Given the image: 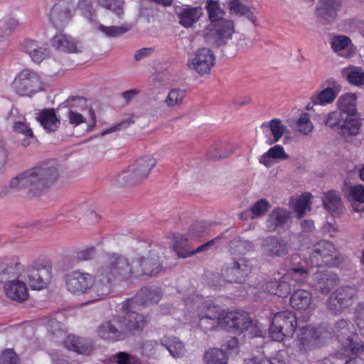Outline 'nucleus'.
I'll use <instances>...</instances> for the list:
<instances>
[{"label": "nucleus", "mask_w": 364, "mask_h": 364, "mask_svg": "<svg viewBox=\"0 0 364 364\" xmlns=\"http://www.w3.org/2000/svg\"><path fill=\"white\" fill-rule=\"evenodd\" d=\"M134 274L135 271L127 257L115 252L103 254L95 274L93 301H100L109 294L113 282H125Z\"/></svg>", "instance_id": "1"}, {"label": "nucleus", "mask_w": 364, "mask_h": 364, "mask_svg": "<svg viewBox=\"0 0 364 364\" xmlns=\"http://www.w3.org/2000/svg\"><path fill=\"white\" fill-rule=\"evenodd\" d=\"M59 171L53 162L33 167L13 178L9 183L12 190L27 189L29 197L41 196L59 178Z\"/></svg>", "instance_id": "2"}, {"label": "nucleus", "mask_w": 364, "mask_h": 364, "mask_svg": "<svg viewBox=\"0 0 364 364\" xmlns=\"http://www.w3.org/2000/svg\"><path fill=\"white\" fill-rule=\"evenodd\" d=\"M139 252H148L149 255L142 256L137 259L140 269H136L135 274L146 276H155L162 270L161 258L164 255L166 247L156 243L140 241L137 245Z\"/></svg>", "instance_id": "3"}, {"label": "nucleus", "mask_w": 364, "mask_h": 364, "mask_svg": "<svg viewBox=\"0 0 364 364\" xmlns=\"http://www.w3.org/2000/svg\"><path fill=\"white\" fill-rule=\"evenodd\" d=\"M53 278V264L45 258H37L25 267L22 274L24 279L32 289L46 288Z\"/></svg>", "instance_id": "4"}, {"label": "nucleus", "mask_w": 364, "mask_h": 364, "mask_svg": "<svg viewBox=\"0 0 364 364\" xmlns=\"http://www.w3.org/2000/svg\"><path fill=\"white\" fill-rule=\"evenodd\" d=\"M156 164V159L154 157L144 156L118 175L117 181L121 186H124L139 184L149 177Z\"/></svg>", "instance_id": "5"}, {"label": "nucleus", "mask_w": 364, "mask_h": 364, "mask_svg": "<svg viewBox=\"0 0 364 364\" xmlns=\"http://www.w3.org/2000/svg\"><path fill=\"white\" fill-rule=\"evenodd\" d=\"M346 259L343 255L329 241L321 240L317 242L309 255V260L314 267H336L343 264Z\"/></svg>", "instance_id": "6"}, {"label": "nucleus", "mask_w": 364, "mask_h": 364, "mask_svg": "<svg viewBox=\"0 0 364 364\" xmlns=\"http://www.w3.org/2000/svg\"><path fill=\"white\" fill-rule=\"evenodd\" d=\"M11 86L15 93L21 97H31L43 89L40 75L26 68L17 73Z\"/></svg>", "instance_id": "7"}, {"label": "nucleus", "mask_w": 364, "mask_h": 364, "mask_svg": "<svg viewBox=\"0 0 364 364\" xmlns=\"http://www.w3.org/2000/svg\"><path fill=\"white\" fill-rule=\"evenodd\" d=\"M65 287L68 291L75 295H81L90 293V299L87 303H92L94 299L92 292L95 285V276L80 269L73 270L64 276Z\"/></svg>", "instance_id": "8"}, {"label": "nucleus", "mask_w": 364, "mask_h": 364, "mask_svg": "<svg viewBox=\"0 0 364 364\" xmlns=\"http://www.w3.org/2000/svg\"><path fill=\"white\" fill-rule=\"evenodd\" d=\"M308 272L304 268H291L279 280L269 281L265 290L280 297H287L291 292L296 282L306 279Z\"/></svg>", "instance_id": "9"}, {"label": "nucleus", "mask_w": 364, "mask_h": 364, "mask_svg": "<svg viewBox=\"0 0 364 364\" xmlns=\"http://www.w3.org/2000/svg\"><path fill=\"white\" fill-rule=\"evenodd\" d=\"M123 316H118L127 338L140 333L146 326L145 317L135 311V301L127 299L122 304Z\"/></svg>", "instance_id": "10"}, {"label": "nucleus", "mask_w": 364, "mask_h": 364, "mask_svg": "<svg viewBox=\"0 0 364 364\" xmlns=\"http://www.w3.org/2000/svg\"><path fill=\"white\" fill-rule=\"evenodd\" d=\"M297 326L295 314L291 311H283L274 314L272 326L269 328L271 338L277 341H281L284 337L294 335Z\"/></svg>", "instance_id": "11"}, {"label": "nucleus", "mask_w": 364, "mask_h": 364, "mask_svg": "<svg viewBox=\"0 0 364 364\" xmlns=\"http://www.w3.org/2000/svg\"><path fill=\"white\" fill-rule=\"evenodd\" d=\"M333 333L342 345L344 353L357 354L363 352L364 346L358 341V337L353 331V326L346 319L336 321L333 327Z\"/></svg>", "instance_id": "12"}, {"label": "nucleus", "mask_w": 364, "mask_h": 364, "mask_svg": "<svg viewBox=\"0 0 364 364\" xmlns=\"http://www.w3.org/2000/svg\"><path fill=\"white\" fill-rule=\"evenodd\" d=\"M252 265L245 257L232 258L221 270L223 282L242 283L251 273Z\"/></svg>", "instance_id": "13"}, {"label": "nucleus", "mask_w": 364, "mask_h": 364, "mask_svg": "<svg viewBox=\"0 0 364 364\" xmlns=\"http://www.w3.org/2000/svg\"><path fill=\"white\" fill-rule=\"evenodd\" d=\"M298 333V345L301 350H309L320 347L329 337L330 333L322 326H307L300 328Z\"/></svg>", "instance_id": "14"}, {"label": "nucleus", "mask_w": 364, "mask_h": 364, "mask_svg": "<svg viewBox=\"0 0 364 364\" xmlns=\"http://www.w3.org/2000/svg\"><path fill=\"white\" fill-rule=\"evenodd\" d=\"M340 284L338 275L331 271H317L312 275L311 286L314 290L323 295H328Z\"/></svg>", "instance_id": "15"}, {"label": "nucleus", "mask_w": 364, "mask_h": 364, "mask_svg": "<svg viewBox=\"0 0 364 364\" xmlns=\"http://www.w3.org/2000/svg\"><path fill=\"white\" fill-rule=\"evenodd\" d=\"M216 240L217 237L193 249L185 235L178 234L173 236V250L178 258L185 259L196 254L208 251L215 244Z\"/></svg>", "instance_id": "16"}, {"label": "nucleus", "mask_w": 364, "mask_h": 364, "mask_svg": "<svg viewBox=\"0 0 364 364\" xmlns=\"http://www.w3.org/2000/svg\"><path fill=\"white\" fill-rule=\"evenodd\" d=\"M75 7L68 0H60L50 9L49 19L55 28L65 26L73 16Z\"/></svg>", "instance_id": "17"}, {"label": "nucleus", "mask_w": 364, "mask_h": 364, "mask_svg": "<svg viewBox=\"0 0 364 364\" xmlns=\"http://www.w3.org/2000/svg\"><path fill=\"white\" fill-rule=\"evenodd\" d=\"M355 294V289L350 287L338 289L328 299V309L335 314L341 313L353 304Z\"/></svg>", "instance_id": "18"}, {"label": "nucleus", "mask_w": 364, "mask_h": 364, "mask_svg": "<svg viewBox=\"0 0 364 364\" xmlns=\"http://www.w3.org/2000/svg\"><path fill=\"white\" fill-rule=\"evenodd\" d=\"M215 64V57L208 48H203L197 50L191 60L189 66L200 75L209 74Z\"/></svg>", "instance_id": "19"}, {"label": "nucleus", "mask_w": 364, "mask_h": 364, "mask_svg": "<svg viewBox=\"0 0 364 364\" xmlns=\"http://www.w3.org/2000/svg\"><path fill=\"white\" fill-rule=\"evenodd\" d=\"M97 333L102 339L111 342L121 341L127 338L119 317L103 322L97 328Z\"/></svg>", "instance_id": "20"}, {"label": "nucleus", "mask_w": 364, "mask_h": 364, "mask_svg": "<svg viewBox=\"0 0 364 364\" xmlns=\"http://www.w3.org/2000/svg\"><path fill=\"white\" fill-rule=\"evenodd\" d=\"M342 7V0H320L315 13L318 21L323 24L333 22L338 12Z\"/></svg>", "instance_id": "21"}, {"label": "nucleus", "mask_w": 364, "mask_h": 364, "mask_svg": "<svg viewBox=\"0 0 364 364\" xmlns=\"http://www.w3.org/2000/svg\"><path fill=\"white\" fill-rule=\"evenodd\" d=\"M21 49L36 63H40L50 56V49L46 45L31 38L23 41L21 43Z\"/></svg>", "instance_id": "22"}, {"label": "nucleus", "mask_w": 364, "mask_h": 364, "mask_svg": "<svg viewBox=\"0 0 364 364\" xmlns=\"http://www.w3.org/2000/svg\"><path fill=\"white\" fill-rule=\"evenodd\" d=\"M25 266L18 260L7 262L0 260V282L6 283L15 279H22Z\"/></svg>", "instance_id": "23"}, {"label": "nucleus", "mask_w": 364, "mask_h": 364, "mask_svg": "<svg viewBox=\"0 0 364 364\" xmlns=\"http://www.w3.org/2000/svg\"><path fill=\"white\" fill-rule=\"evenodd\" d=\"M26 283L24 279H15L11 280L4 284V292L10 299L19 303L23 302L28 299L29 296Z\"/></svg>", "instance_id": "24"}, {"label": "nucleus", "mask_w": 364, "mask_h": 364, "mask_svg": "<svg viewBox=\"0 0 364 364\" xmlns=\"http://www.w3.org/2000/svg\"><path fill=\"white\" fill-rule=\"evenodd\" d=\"M203 14V9L200 6H185L176 11L179 24L186 28H191L198 22Z\"/></svg>", "instance_id": "25"}, {"label": "nucleus", "mask_w": 364, "mask_h": 364, "mask_svg": "<svg viewBox=\"0 0 364 364\" xmlns=\"http://www.w3.org/2000/svg\"><path fill=\"white\" fill-rule=\"evenodd\" d=\"M214 39L218 46L227 43L235 33V25L232 20L221 19L215 26Z\"/></svg>", "instance_id": "26"}, {"label": "nucleus", "mask_w": 364, "mask_h": 364, "mask_svg": "<svg viewBox=\"0 0 364 364\" xmlns=\"http://www.w3.org/2000/svg\"><path fill=\"white\" fill-rule=\"evenodd\" d=\"M161 295V290L158 287H144L138 291L133 299L135 303L142 305L155 304L160 301Z\"/></svg>", "instance_id": "27"}, {"label": "nucleus", "mask_w": 364, "mask_h": 364, "mask_svg": "<svg viewBox=\"0 0 364 364\" xmlns=\"http://www.w3.org/2000/svg\"><path fill=\"white\" fill-rule=\"evenodd\" d=\"M52 46L58 50L65 53L78 52L77 41L70 36L58 33L51 39Z\"/></svg>", "instance_id": "28"}, {"label": "nucleus", "mask_w": 364, "mask_h": 364, "mask_svg": "<svg viewBox=\"0 0 364 364\" xmlns=\"http://www.w3.org/2000/svg\"><path fill=\"white\" fill-rule=\"evenodd\" d=\"M65 345L68 349L80 354H89L93 349L92 341L75 336H68Z\"/></svg>", "instance_id": "29"}, {"label": "nucleus", "mask_w": 364, "mask_h": 364, "mask_svg": "<svg viewBox=\"0 0 364 364\" xmlns=\"http://www.w3.org/2000/svg\"><path fill=\"white\" fill-rule=\"evenodd\" d=\"M291 306L299 311L306 310L312 303V294L306 289H298L290 297Z\"/></svg>", "instance_id": "30"}, {"label": "nucleus", "mask_w": 364, "mask_h": 364, "mask_svg": "<svg viewBox=\"0 0 364 364\" xmlns=\"http://www.w3.org/2000/svg\"><path fill=\"white\" fill-rule=\"evenodd\" d=\"M262 247L264 253L271 257H281L287 253V244L274 237H269L264 239Z\"/></svg>", "instance_id": "31"}, {"label": "nucleus", "mask_w": 364, "mask_h": 364, "mask_svg": "<svg viewBox=\"0 0 364 364\" xmlns=\"http://www.w3.org/2000/svg\"><path fill=\"white\" fill-rule=\"evenodd\" d=\"M233 151L227 142L218 141L213 144L206 152V158L211 161H218L230 156Z\"/></svg>", "instance_id": "32"}, {"label": "nucleus", "mask_w": 364, "mask_h": 364, "mask_svg": "<svg viewBox=\"0 0 364 364\" xmlns=\"http://www.w3.org/2000/svg\"><path fill=\"white\" fill-rule=\"evenodd\" d=\"M225 324L240 331L246 330L250 324V318L247 314L241 312H228Z\"/></svg>", "instance_id": "33"}, {"label": "nucleus", "mask_w": 364, "mask_h": 364, "mask_svg": "<svg viewBox=\"0 0 364 364\" xmlns=\"http://www.w3.org/2000/svg\"><path fill=\"white\" fill-rule=\"evenodd\" d=\"M338 107L342 113L353 116L357 112V96L354 93L342 95L338 100Z\"/></svg>", "instance_id": "34"}, {"label": "nucleus", "mask_w": 364, "mask_h": 364, "mask_svg": "<svg viewBox=\"0 0 364 364\" xmlns=\"http://www.w3.org/2000/svg\"><path fill=\"white\" fill-rule=\"evenodd\" d=\"M348 198L354 211L364 212V186L358 184L350 186Z\"/></svg>", "instance_id": "35"}, {"label": "nucleus", "mask_w": 364, "mask_h": 364, "mask_svg": "<svg viewBox=\"0 0 364 364\" xmlns=\"http://www.w3.org/2000/svg\"><path fill=\"white\" fill-rule=\"evenodd\" d=\"M41 126L48 132H55L58 127L60 119L57 117L53 109H44L38 117Z\"/></svg>", "instance_id": "36"}, {"label": "nucleus", "mask_w": 364, "mask_h": 364, "mask_svg": "<svg viewBox=\"0 0 364 364\" xmlns=\"http://www.w3.org/2000/svg\"><path fill=\"white\" fill-rule=\"evenodd\" d=\"M161 346L165 347L176 358L182 357L186 351L184 344L176 337L163 338L161 341Z\"/></svg>", "instance_id": "37"}, {"label": "nucleus", "mask_w": 364, "mask_h": 364, "mask_svg": "<svg viewBox=\"0 0 364 364\" xmlns=\"http://www.w3.org/2000/svg\"><path fill=\"white\" fill-rule=\"evenodd\" d=\"M350 115L344 114L343 123H341L338 133L343 136H354L359 133L361 123L356 119L350 117Z\"/></svg>", "instance_id": "38"}, {"label": "nucleus", "mask_w": 364, "mask_h": 364, "mask_svg": "<svg viewBox=\"0 0 364 364\" xmlns=\"http://www.w3.org/2000/svg\"><path fill=\"white\" fill-rule=\"evenodd\" d=\"M324 208L332 214L338 213L342 208L340 195L335 191H328L323 198Z\"/></svg>", "instance_id": "39"}, {"label": "nucleus", "mask_w": 364, "mask_h": 364, "mask_svg": "<svg viewBox=\"0 0 364 364\" xmlns=\"http://www.w3.org/2000/svg\"><path fill=\"white\" fill-rule=\"evenodd\" d=\"M228 6L231 14L240 16H244L253 23L255 22L256 17L253 12L240 0H230Z\"/></svg>", "instance_id": "40"}, {"label": "nucleus", "mask_w": 364, "mask_h": 364, "mask_svg": "<svg viewBox=\"0 0 364 364\" xmlns=\"http://www.w3.org/2000/svg\"><path fill=\"white\" fill-rule=\"evenodd\" d=\"M311 194L309 192L303 193L298 198L295 200L291 206L296 214L298 219H301L305 215L307 209H311Z\"/></svg>", "instance_id": "41"}, {"label": "nucleus", "mask_w": 364, "mask_h": 364, "mask_svg": "<svg viewBox=\"0 0 364 364\" xmlns=\"http://www.w3.org/2000/svg\"><path fill=\"white\" fill-rule=\"evenodd\" d=\"M199 314L215 321H219V323L224 325L225 324L228 313L221 309L218 306L208 305L205 306Z\"/></svg>", "instance_id": "42"}, {"label": "nucleus", "mask_w": 364, "mask_h": 364, "mask_svg": "<svg viewBox=\"0 0 364 364\" xmlns=\"http://www.w3.org/2000/svg\"><path fill=\"white\" fill-rule=\"evenodd\" d=\"M289 156L286 154L281 145H275L270 148L266 153L261 156L259 163L269 167L271 165L269 159H288Z\"/></svg>", "instance_id": "43"}, {"label": "nucleus", "mask_w": 364, "mask_h": 364, "mask_svg": "<svg viewBox=\"0 0 364 364\" xmlns=\"http://www.w3.org/2000/svg\"><path fill=\"white\" fill-rule=\"evenodd\" d=\"M338 90L327 87L321 92L312 95L310 98L313 105H326L331 103L336 99Z\"/></svg>", "instance_id": "44"}, {"label": "nucleus", "mask_w": 364, "mask_h": 364, "mask_svg": "<svg viewBox=\"0 0 364 364\" xmlns=\"http://www.w3.org/2000/svg\"><path fill=\"white\" fill-rule=\"evenodd\" d=\"M13 131L17 134H21L24 138L21 140V145L28 146L34 138V134L29 124L26 122L17 121L13 124Z\"/></svg>", "instance_id": "45"}, {"label": "nucleus", "mask_w": 364, "mask_h": 364, "mask_svg": "<svg viewBox=\"0 0 364 364\" xmlns=\"http://www.w3.org/2000/svg\"><path fill=\"white\" fill-rule=\"evenodd\" d=\"M290 217V212L284 208H274L269 215V222L274 226L279 228L284 225Z\"/></svg>", "instance_id": "46"}, {"label": "nucleus", "mask_w": 364, "mask_h": 364, "mask_svg": "<svg viewBox=\"0 0 364 364\" xmlns=\"http://www.w3.org/2000/svg\"><path fill=\"white\" fill-rule=\"evenodd\" d=\"M205 364H228V357L221 349L212 348L204 354Z\"/></svg>", "instance_id": "47"}, {"label": "nucleus", "mask_w": 364, "mask_h": 364, "mask_svg": "<svg viewBox=\"0 0 364 364\" xmlns=\"http://www.w3.org/2000/svg\"><path fill=\"white\" fill-rule=\"evenodd\" d=\"M96 2L99 6L111 11L119 18H122L124 15V0H96Z\"/></svg>", "instance_id": "48"}, {"label": "nucleus", "mask_w": 364, "mask_h": 364, "mask_svg": "<svg viewBox=\"0 0 364 364\" xmlns=\"http://www.w3.org/2000/svg\"><path fill=\"white\" fill-rule=\"evenodd\" d=\"M98 30L108 38H115L126 33L131 29L129 24H123L122 26H106L102 24L98 26Z\"/></svg>", "instance_id": "49"}, {"label": "nucleus", "mask_w": 364, "mask_h": 364, "mask_svg": "<svg viewBox=\"0 0 364 364\" xmlns=\"http://www.w3.org/2000/svg\"><path fill=\"white\" fill-rule=\"evenodd\" d=\"M208 17L212 22H218L222 18L223 11L217 1L208 0L206 4Z\"/></svg>", "instance_id": "50"}, {"label": "nucleus", "mask_w": 364, "mask_h": 364, "mask_svg": "<svg viewBox=\"0 0 364 364\" xmlns=\"http://www.w3.org/2000/svg\"><path fill=\"white\" fill-rule=\"evenodd\" d=\"M297 129L303 134L307 135L310 134L314 129L312 122L310 120L309 113H301L296 122Z\"/></svg>", "instance_id": "51"}, {"label": "nucleus", "mask_w": 364, "mask_h": 364, "mask_svg": "<svg viewBox=\"0 0 364 364\" xmlns=\"http://www.w3.org/2000/svg\"><path fill=\"white\" fill-rule=\"evenodd\" d=\"M343 117L344 114L340 111L330 112L324 120L325 124L338 132L341 124L343 123Z\"/></svg>", "instance_id": "52"}, {"label": "nucleus", "mask_w": 364, "mask_h": 364, "mask_svg": "<svg viewBox=\"0 0 364 364\" xmlns=\"http://www.w3.org/2000/svg\"><path fill=\"white\" fill-rule=\"evenodd\" d=\"M350 84L355 86L364 85V72L359 68L353 67L346 73Z\"/></svg>", "instance_id": "53"}, {"label": "nucleus", "mask_w": 364, "mask_h": 364, "mask_svg": "<svg viewBox=\"0 0 364 364\" xmlns=\"http://www.w3.org/2000/svg\"><path fill=\"white\" fill-rule=\"evenodd\" d=\"M160 344L156 340H146L141 343V350L144 355L155 357L160 349Z\"/></svg>", "instance_id": "54"}, {"label": "nucleus", "mask_w": 364, "mask_h": 364, "mask_svg": "<svg viewBox=\"0 0 364 364\" xmlns=\"http://www.w3.org/2000/svg\"><path fill=\"white\" fill-rule=\"evenodd\" d=\"M270 208V203L267 199H259L250 208L251 218H256L264 215Z\"/></svg>", "instance_id": "55"}, {"label": "nucleus", "mask_w": 364, "mask_h": 364, "mask_svg": "<svg viewBox=\"0 0 364 364\" xmlns=\"http://www.w3.org/2000/svg\"><path fill=\"white\" fill-rule=\"evenodd\" d=\"M113 360L117 364H143L138 357L127 352L117 353Z\"/></svg>", "instance_id": "56"}, {"label": "nucleus", "mask_w": 364, "mask_h": 364, "mask_svg": "<svg viewBox=\"0 0 364 364\" xmlns=\"http://www.w3.org/2000/svg\"><path fill=\"white\" fill-rule=\"evenodd\" d=\"M186 96L185 91L181 89H173L171 90L165 102L169 107H173L181 104Z\"/></svg>", "instance_id": "57"}, {"label": "nucleus", "mask_w": 364, "mask_h": 364, "mask_svg": "<svg viewBox=\"0 0 364 364\" xmlns=\"http://www.w3.org/2000/svg\"><path fill=\"white\" fill-rule=\"evenodd\" d=\"M19 26L18 20L14 18H8L0 22V38L9 35Z\"/></svg>", "instance_id": "58"}, {"label": "nucleus", "mask_w": 364, "mask_h": 364, "mask_svg": "<svg viewBox=\"0 0 364 364\" xmlns=\"http://www.w3.org/2000/svg\"><path fill=\"white\" fill-rule=\"evenodd\" d=\"M350 43V38L346 36H336L332 38L331 48L336 52L341 51L347 48Z\"/></svg>", "instance_id": "59"}, {"label": "nucleus", "mask_w": 364, "mask_h": 364, "mask_svg": "<svg viewBox=\"0 0 364 364\" xmlns=\"http://www.w3.org/2000/svg\"><path fill=\"white\" fill-rule=\"evenodd\" d=\"M269 128L274 136V142L279 141L284 134V127L279 119H273L269 122Z\"/></svg>", "instance_id": "60"}, {"label": "nucleus", "mask_w": 364, "mask_h": 364, "mask_svg": "<svg viewBox=\"0 0 364 364\" xmlns=\"http://www.w3.org/2000/svg\"><path fill=\"white\" fill-rule=\"evenodd\" d=\"M279 355L280 353L272 358L263 355L255 356L249 361L248 364H285L284 360L279 358Z\"/></svg>", "instance_id": "61"}, {"label": "nucleus", "mask_w": 364, "mask_h": 364, "mask_svg": "<svg viewBox=\"0 0 364 364\" xmlns=\"http://www.w3.org/2000/svg\"><path fill=\"white\" fill-rule=\"evenodd\" d=\"M1 364H20L19 358L12 349H6L2 352Z\"/></svg>", "instance_id": "62"}, {"label": "nucleus", "mask_w": 364, "mask_h": 364, "mask_svg": "<svg viewBox=\"0 0 364 364\" xmlns=\"http://www.w3.org/2000/svg\"><path fill=\"white\" fill-rule=\"evenodd\" d=\"M67 117L69 124L73 127L85 122L84 116L72 109L68 111Z\"/></svg>", "instance_id": "63"}, {"label": "nucleus", "mask_w": 364, "mask_h": 364, "mask_svg": "<svg viewBox=\"0 0 364 364\" xmlns=\"http://www.w3.org/2000/svg\"><path fill=\"white\" fill-rule=\"evenodd\" d=\"M77 9L82 11V15L86 18H91L95 14L92 3L89 0H79L77 3Z\"/></svg>", "instance_id": "64"}]
</instances>
